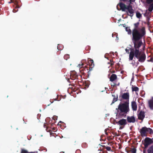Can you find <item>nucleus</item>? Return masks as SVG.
Returning a JSON list of instances; mask_svg holds the SVG:
<instances>
[{"instance_id": "obj_1", "label": "nucleus", "mask_w": 153, "mask_h": 153, "mask_svg": "<svg viewBox=\"0 0 153 153\" xmlns=\"http://www.w3.org/2000/svg\"><path fill=\"white\" fill-rule=\"evenodd\" d=\"M140 22H138L134 24V28L132 30V41L134 46L130 48L129 60H132L134 56L139 59L140 62H144L146 59L145 53H142L140 48L143 44L141 40L145 37L146 34L145 28L143 27L139 28Z\"/></svg>"}, {"instance_id": "obj_2", "label": "nucleus", "mask_w": 153, "mask_h": 153, "mask_svg": "<svg viewBox=\"0 0 153 153\" xmlns=\"http://www.w3.org/2000/svg\"><path fill=\"white\" fill-rule=\"evenodd\" d=\"M129 101H126L123 103H120L118 106V108H116L118 114L121 117L126 116L130 111L129 108Z\"/></svg>"}, {"instance_id": "obj_3", "label": "nucleus", "mask_w": 153, "mask_h": 153, "mask_svg": "<svg viewBox=\"0 0 153 153\" xmlns=\"http://www.w3.org/2000/svg\"><path fill=\"white\" fill-rule=\"evenodd\" d=\"M140 132L142 137L146 136L147 135V133L149 132L150 134L153 133V131L150 128H147L146 127H142L140 130Z\"/></svg>"}, {"instance_id": "obj_4", "label": "nucleus", "mask_w": 153, "mask_h": 153, "mask_svg": "<svg viewBox=\"0 0 153 153\" xmlns=\"http://www.w3.org/2000/svg\"><path fill=\"white\" fill-rule=\"evenodd\" d=\"M125 12L127 14L132 18L134 15V10L132 9V7L131 4H128V5H127V8Z\"/></svg>"}, {"instance_id": "obj_5", "label": "nucleus", "mask_w": 153, "mask_h": 153, "mask_svg": "<svg viewBox=\"0 0 153 153\" xmlns=\"http://www.w3.org/2000/svg\"><path fill=\"white\" fill-rule=\"evenodd\" d=\"M120 100L122 101L123 100H126V101H129V94L128 92L123 93L122 95L119 96Z\"/></svg>"}, {"instance_id": "obj_6", "label": "nucleus", "mask_w": 153, "mask_h": 153, "mask_svg": "<svg viewBox=\"0 0 153 153\" xmlns=\"http://www.w3.org/2000/svg\"><path fill=\"white\" fill-rule=\"evenodd\" d=\"M153 142L152 139L149 137H146L144 140L143 144L145 148H147L148 146Z\"/></svg>"}, {"instance_id": "obj_7", "label": "nucleus", "mask_w": 153, "mask_h": 153, "mask_svg": "<svg viewBox=\"0 0 153 153\" xmlns=\"http://www.w3.org/2000/svg\"><path fill=\"white\" fill-rule=\"evenodd\" d=\"M78 75L75 71H71L70 74V78L72 80H75L77 79Z\"/></svg>"}, {"instance_id": "obj_8", "label": "nucleus", "mask_w": 153, "mask_h": 153, "mask_svg": "<svg viewBox=\"0 0 153 153\" xmlns=\"http://www.w3.org/2000/svg\"><path fill=\"white\" fill-rule=\"evenodd\" d=\"M116 123L120 125L123 126H125L127 123L126 120L123 119L120 120L118 121H116Z\"/></svg>"}, {"instance_id": "obj_9", "label": "nucleus", "mask_w": 153, "mask_h": 153, "mask_svg": "<svg viewBox=\"0 0 153 153\" xmlns=\"http://www.w3.org/2000/svg\"><path fill=\"white\" fill-rule=\"evenodd\" d=\"M119 5L120 9L122 11L125 12L126 11V10L127 8V6H126L122 2L119 3Z\"/></svg>"}, {"instance_id": "obj_10", "label": "nucleus", "mask_w": 153, "mask_h": 153, "mask_svg": "<svg viewBox=\"0 0 153 153\" xmlns=\"http://www.w3.org/2000/svg\"><path fill=\"white\" fill-rule=\"evenodd\" d=\"M145 112L144 111H140L138 114V119L143 121L145 117Z\"/></svg>"}, {"instance_id": "obj_11", "label": "nucleus", "mask_w": 153, "mask_h": 153, "mask_svg": "<svg viewBox=\"0 0 153 153\" xmlns=\"http://www.w3.org/2000/svg\"><path fill=\"white\" fill-rule=\"evenodd\" d=\"M88 63L89 65V71H91L92 70V68H93L94 66V61L93 59H90L88 60Z\"/></svg>"}, {"instance_id": "obj_12", "label": "nucleus", "mask_w": 153, "mask_h": 153, "mask_svg": "<svg viewBox=\"0 0 153 153\" xmlns=\"http://www.w3.org/2000/svg\"><path fill=\"white\" fill-rule=\"evenodd\" d=\"M127 119L128 122L129 123H134L135 121V118L134 116H128Z\"/></svg>"}, {"instance_id": "obj_13", "label": "nucleus", "mask_w": 153, "mask_h": 153, "mask_svg": "<svg viewBox=\"0 0 153 153\" xmlns=\"http://www.w3.org/2000/svg\"><path fill=\"white\" fill-rule=\"evenodd\" d=\"M131 106L132 110L136 111L137 110V105L136 102L134 101H133L131 102Z\"/></svg>"}, {"instance_id": "obj_14", "label": "nucleus", "mask_w": 153, "mask_h": 153, "mask_svg": "<svg viewBox=\"0 0 153 153\" xmlns=\"http://www.w3.org/2000/svg\"><path fill=\"white\" fill-rule=\"evenodd\" d=\"M117 78V75L115 74H112L110 77V80L113 82L115 81Z\"/></svg>"}, {"instance_id": "obj_15", "label": "nucleus", "mask_w": 153, "mask_h": 153, "mask_svg": "<svg viewBox=\"0 0 153 153\" xmlns=\"http://www.w3.org/2000/svg\"><path fill=\"white\" fill-rule=\"evenodd\" d=\"M149 106L151 109L153 110V100H150L149 101Z\"/></svg>"}, {"instance_id": "obj_16", "label": "nucleus", "mask_w": 153, "mask_h": 153, "mask_svg": "<svg viewBox=\"0 0 153 153\" xmlns=\"http://www.w3.org/2000/svg\"><path fill=\"white\" fill-rule=\"evenodd\" d=\"M128 34H132V31L130 29L129 27H126L125 28Z\"/></svg>"}, {"instance_id": "obj_17", "label": "nucleus", "mask_w": 153, "mask_h": 153, "mask_svg": "<svg viewBox=\"0 0 153 153\" xmlns=\"http://www.w3.org/2000/svg\"><path fill=\"white\" fill-rule=\"evenodd\" d=\"M132 91H138L139 90V88L137 87L132 86Z\"/></svg>"}, {"instance_id": "obj_18", "label": "nucleus", "mask_w": 153, "mask_h": 153, "mask_svg": "<svg viewBox=\"0 0 153 153\" xmlns=\"http://www.w3.org/2000/svg\"><path fill=\"white\" fill-rule=\"evenodd\" d=\"M148 153H153V145L149 147L147 151Z\"/></svg>"}, {"instance_id": "obj_19", "label": "nucleus", "mask_w": 153, "mask_h": 153, "mask_svg": "<svg viewBox=\"0 0 153 153\" xmlns=\"http://www.w3.org/2000/svg\"><path fill=\"white\" fill-rule=\"evenodd\" d=\"M108 64H110L111 67H113L114 64V62L112 59H110V61L107 63Z\"/></svg>"}, {"instance_id": "obj_20", "label": "nucleus", "mask_w": 153, "mask_h": 153, "mask_svg": "<svg viewBox=\"0 0 153 153\" xmlns=\"http://www.w3.org/2000/svg\"><path fill=\"white\" fill-rule=\"evenodd\" d=\"M120 1H122L123 2H128V4H131L132 2H134L135 0H120Z\"/></svg>"}, {"instance_id": "obj_21", "label": "nucleus", "mask_w": 153, "mask_h": 153, "mask_svg": "<svg viewBox=\"0 0 153 153\" xmlns=\"http://www.w3.org/2000/svg\"><path fill=\"white\" fill-rule=\"evenodd\" d=\"M153 9V3L150 4L148 8V10L149 11H152Z\"/></svg>"}, {"instance_id": "obj_22", "label": "nucleus", "mask_w": 153, "mask_h": 153, "mask_svg": "<svg viewBox=\"0 0 153 153\" xmlns=\"http://www.w3.org/2000/svg\"><path fill=\"white\" fill-rule=\"evenodd\" d=\"M136 16L137 18L140 19L142 16V15L139 12H137L136 13Z\"/></svg>"}, {"instance_id": "obj_23", "label": "nucleus", "mask_w": 153, "mask_h": 153, "mask_svg": "<svg viewBox=\"0 0 153 153\" xmlns=\"http://www.w3.org/2000/svg\"><path fill=\"white\" fill-rule=\"evenodd\" d=\"M19 7L18 5H17L16 6V7H15V9H14L13 10V12H14V13H16V12H17L18 11V9H16L18 8H19Z\"/></svg>"}, {"instance_id": "obj_24", "label": "nucleus", "mask_w": 153, "mask_h": 153, "mask_svg": "<svg viewBox=\"0 0 153 153\" xmlns=\"http://www.w3.org/2000/svg\"><path fill=\"white\" fill-rule=\"evenodd\" d=\"M69 55L68 54H66L64 56V59L66 60H67L69 58Z\"/></svg>"}, {"instance_id": "obj_25", "label": "nucleus", "mask_w": 153, "mask_h": 153, "mask_svg": "<svg viewBox=\"0 0 153 153\" xmlns=\"http://www.w3.org/2000/svg\"><path fill=\"white\" fill-rule=\"evenodd\" d=\"M117 97L116 98H115V97H114L113 99V100L112 101V103H111V105H112L113 103H114L115 102L117 101Z\"/></svg>"}, {"instance_id": "obj_26", "label": "nucleus", "mask_w": 153, "mask_h": 153, "mask_svg": "<svg viewBox=\"0 0 153 153\" xmlns=\"http://www.w3.org/2000/svg\"><path fill=\"white\" fill-rule=\"evenodd\" d=\"M146 2L148 4H152L153 3V0H147Z\"/></svg>"}, {"instance_id": "obj_27", "label": "nucleus", "mask_w": 153, "mask_h": 153, "mask_svg": "<svg viewBox=\"0 0 153 153\" xmlns=\"http://www.w3.org/2000/svg\"><path fill=\"white\" fill-rule=\"evenodd\" d=\"M149 13V12H148L147 10H146V12L144 13L143 15L145 16H148Z\"/></svg>"}, {"instance_id": "obj_28", "label": "nucleus", "mask_w": 153, "mask_h": 153, "mask_svg": "<svg viewBox=\"0 0 153 153\" xmlns=\"http://www.w3.org/2000/svg\"><path fill=\"white\" fill-rule=\"evenodd\" d=\"M131 152L132 153H136V149L135 148L132 149Z\"/></svg>"}, {"instance_id": "obj_29", "label": "nucleus", "mask_w": 153, "mask_h": 153, "mask_svg": "<svg viewBox=\"0 0 153 153\" xmlns=\"http://www.w3.org/2000/svg\"><path fill=\"white\" fill-rule=\"evenodd\" d=\"M105 149L107 151H110L111 150V148L110 146H107L106 147Z\"/></svg>"}, {"instance_id": "obj_30", "label": "nucleus", "mask_w": 153, "mask_h": 153, "mask_svg": "<svg viewBox=\"0 0 153 153\" xmlns=\"http://www.w3.org/2000/svg\"><path fill=\"white\" fill-rule=\"evenodd\" d=\"M28 152L27 151L24 149H22L21 152V153H28Z\"/></svg>"}, {"instance_id": "obj_31", "label": "nucleus", "mask_w": 153, "mask_h": 153, "mask_svg": "<svg viewBox=\"0 0 153 153\" xmlns=\"http://www.w3.org/2000/svg\"><path fill=\"white\" fill-rule=\"evenodd\" d=\"M131 64L133 66H135L136 67V62L135 60H133L132 62L131 63Z\"/></svg>"}, {"instance_id": "obj_32", "label": "nucleus", "mask_w": 153, "mask_h": 153, "mask_svg": "<svg viewBox=\"0 0 153 153\" xmlns=\"http://www.w3.org/2000/svg\"><path fill=\"white\" fill-rule=\"evenodd\" d=\"M83 65H84L82 63L81 64H79L78 65V66H79V68H82L83 67Z\"/></svg>"}, {"instance_id": "obj_33", "label": "nucleus", "mask_w": 153, "mask_h": 153, "mask_svg": "<svg viewBox=\"0 0 153 153\" xmlns=\"http://www.w3.org/2000/svg\"><path fill=\"white\" fill-rule=\"evenodd\" d=\"M57 118V117L56 116H54L53 117V119L54 120H56Z\"/></svg>"}, {"instance_id": "obj_34", "label": "nucleus", "mask_w": 153, "mask_h": 153, "mask_svg": "<svg viewBox=\"0 0 153 153\" xmlns=\"http://www.w3.org/2000/svg\"><path fill=\"white\" fill-rule=\"evenodd\" d=\"M14 3L15 4H16V2H14L13 0H10V1L9 2V3Z\"/></svg>"}, {"instance_id": "obj_35", "label": "nucleus", "mask_w": 153, "mask_h": 153, "mask_svg": "<svg viewBox=\"0 0 153 153\" xmlns=\"http://www.w3.org/2000/svg\"><path fill=\"white\" fill-rule=\"evenodd\" d=\"M138 59V61H137L136 62V67H137L139 64V62H140L139 61V59Z\"/></svg>"}, {"instance_id": "obj_36", "label": "nucleus", "mask_w": 153, "mask_h": 153, "mask_svg": "<svg viewBox=\"0 0 153 153\" xmlns=\"http://www.w3.org/2000/svg\"><path fill=\"white\" fill-rule=\"evenodd\" d=\"M4 0H0V4H2L4 3Z\"/></svg>"}, {"instance_id": "obj_37", "label": "nucleus", "mask_w": 153, "mask_h": 153, "mask_svg": "<svg viewBox=\"0 0 153 153\" xmlns=\"http://www.w3.org/2000/svg\"><path fill=\"white\" fill-rule=\"evenodd\" d=\"M111 85L112 86L114 87L116 85V84L113 83L111 84Z\"/></svg>"}, {"instance_id": "obj_38", "label": "nucleus", "mask_w": 153, "mask_h": 153, "mask_svg": "<svg viewBox=\"0 0 153 153\" xmlns=\"http://www.w3.org/2000/svg\"><path fill=\"white\" fill-rule=\"evenodd\" d=\"M108 130V129H106L105 130V134L106 135L108 134V133L107 132Z\"/></svg>"}, {"instance_id": "obj_39", "label": "nucleus", "mask_w": 153, "mask_h": 153, "mask_svg": "<svg viewBox=\"0 0 153 153\" xmlns=\"http://www.w3.org/2000/svg\"><path fill=\"white\" fill-rule=\"evenodd\" d=\"M150 61L152 62H153V58H151L150 59Z\"/></svg>"}, {"instance_id": "obj_40", "label": "nucleus", "mask_w": 153, "mask_h": 153, "mask_svg": "<svg viewBox=\"0 0 153 153\" xmlns=\"http://www.w3.org/2000/svg\"><path fill=\"white\" fill-rule=\"evenodd\" d=\"M125 51L127 53H129V50L127 49H126Z\"/></svg>"}, {"instance_id": "obj_41", "label": "nucleus", "mask_w": 153, "mask_h": 153, "mask_svg": "<svg viewBox=\"0 0 153 153\" xmlns=\"http://www.w3.org/2000/svg\"><path fill=\"white\" fill-rule=\"evenodd\" d=\"M59 45H58V46H57V48H58V50H61V48L59 49Z\"/></svg>"}, {"instance_id": "obj_42", "label": "nucleus", "mask_w": 153, "mask_h": 153, "mask_svg": "<svg viewBox=\"0 0 153 153\" xmlns=\"http://www.w3.org/2000/svg\"><path fill=\"white\" fill-rule=\"evenodd\" d=\"M80 152V150H77L76 152V153H77V152Z\"/></svg>"}, {"instance_id": "obj_43", "label": "nucleus", "mask_w": 153, "mask_h": 153, "mask_svg": "<svg viewBox=\"0 0 153 153\" xmlns=\"http://www.w3.org/2000/svg\"><path fill=\"white\" fill-rule=\"evenodd\" d=\"M88 85H87V84H86V87H88Z\"/></svg>"}, {"instance_id": "obj_44", "label": "nucleus", "mask_w": 153, "mask_h": 153, "mask_svg": "<svg viewBox=\"0 0 153 153\" xmlns=\"http://www.w3.org/2000/svg\"><path fill=\"white\" fill-rule=\"evenodd\" d=\"M123 128V127H120V129H122Z\"/></svg>"}, {"instance_id": "obj_45", "label": "nucleus", "mask_w": 153, "mask_h": 153, "mask_svg": "<svg viewBox=\"0 0 153 153\" xmlns=\"http://www.w3.org/2000/svg\"><path fill=\"white\" fill-rule=\"evenodd\" d=\"M44 127L45 128L46 126L45 124H44Z\"/></svg>"}, {"instance_id": "obj_46", "label": "nucleus", "mask_w": 153, "mask_h": 153, "mask_svg": "<svg viewBox=\"0 0 153 153\" xmlns=\"http://www.w3.org/2000/svg\"><path fill=\"white\" fill-rule=\"evenodd\" d=\"M68 80H69V79H68Z\"/></svg>"}, {"instance_id": "obj_47", "label": "nucleus", "mask_w": 153, "mask_h": 153, "mask_svg": "<svg viewBox=\"0 0 153 153\" xmlns=\"http://www.w3.org/2000/svg\"><path fill=\"white\" fill-rule=\"evenodd\" d=\"M85 133H87V131H86Z\"/></svg>"}, {"instance_id": "obj_48", "label": "nucleus", "mask_w": 153, "mask_h": 153, "mask_svg": "<svg viewBox=\"0 0 153 153\" xmlns=\"http://www.w3.org/2000/svg\"><path fill=\"white\" fill-rule=\"evenodd\" d=\"M112 95V96H114L113 95Z\"/></svg>"}, {"instance_id": "obj_49", "label": "nucleus", "mask_w": 153, "mask_h": 153, "mask_svg": "<svg viewBox=\"0 0 153 153\" xmlns=\"http://www.w3.org/2000/svg\"><path fill=\"white\" fill-rule=\"evenodd\" d=\"M152 139L153 140V138H152Z\"/></svg>"}]
</instances>
